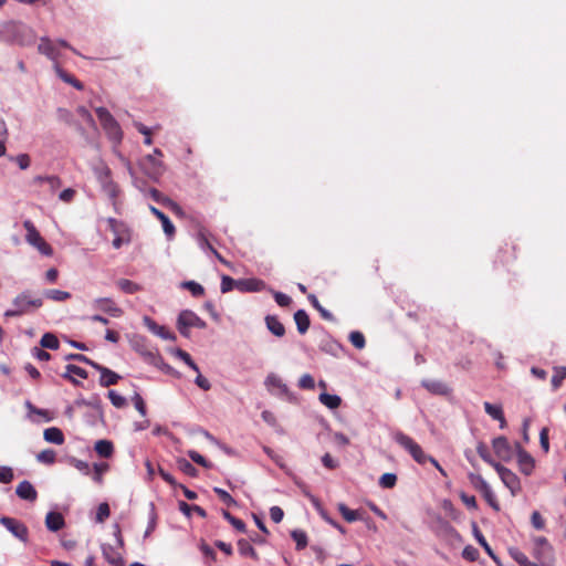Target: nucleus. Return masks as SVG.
Returning a JSON list of instances; mask_svg holds the SVG:
<instances>
[{"label":"nucleus","instance_id":"f257e3e1","mask_svg":"<svg viewBox=\"0 0 566 566\" xmlns=\"http://www.w3.org/2000/svg\"><path fill=\"white\" fill-rule=\"evenodd\" d=\"M42 305V296L31 290H24L12 300L11 307L4 311L3 316L20 317L35 312Z\"/></svg>","mask_w":566,"mask_h":566},{"label":"nucleus","instance_id":"f03ea898","mask_svg":"<svg viewBox=\"0 0 566 566\" xmlns=\"http://www.w3.org/2000/svg\"><path fill=\"white\" fill-rule=\"evenodd\" d=\"M391 437L394 441L405 449L418 464L422 465L428 462L429 455L411 437L407 436L402 431H395Z\"/></svg>","mask_w":566,"mask_h":566},{"label":"nucleus","instance_id":"7ed1b4c3","mask_svg":"<svg viewBox=\"0 0 566 566\" xmlns=\"http://www.w3.org/2000/svg\"><path fill=\"white\" fill-rule=\"evenodd\" d=\"M95 112L107 137L118 145L123 139V132L118 122L105 107H97Z\"/></svg>","mask_w":566,"mask_h":566},{"label":"nucleus","instance_id":"20e7f679","mask_svg":"<svg viewBox=\"0 0 566 566\" xmlns=\"http://www.w3.org/2000/svg\"><path fill=\"white\" fill-rule=\"evenodd\" d=\"M206 327V322L191 310L181 311L177 317V329L186 338L190 337V328L203 329Z\"/></svg>","mask_w":566,"mask_h":566},{"label":"nucleus","instance_id":"39448f33","mask_svg":"<svg viewBox=\"0 0 566 566\" xmlns=\"http://www.w3.org/2000/svg\"><path fill=\"white\" fill-rule=\"evenodd\" d=\"M23 227L27 231L25 241L35 248L42 255L51 256L53 254L52 247L41 237L31 220H25Z\"/></svg>","mask_w":566,"mask_h":566},{"label":"nucleus","instance_id":"423d86ee","mask_svg":"<svg viewBox=\"0 0 566 566\" xmlns=\"http://www.w3.org/2000/svg\"><path fill=\"white\" fill-rule=\"evenodd\" d=\"M107 222L109 230L114 234L112 244L115 249H119L123 244H128L130 242V230L124 222L114 218H108Z\"/></svg>","mask_w":566,"mask_h":566},{"label":"nucleus","instance_id":"0eeeda50","mask_svg":"<svg viewBox=\"0 0 566 566\" xmlns=\"http://www.w3.org/2000/svg\"><path fill=\"white\" fill-rule=\"evenodd\" d=\"M0 524L3 525L15 538L23 543H28L29 530L22 522L12 517L2 516L0 518Z\"/></svg>","mask_w":566,"mask_h":566},{"label":"nucleus","instance_id":"6e6552de","mask_svg":"<svg viewBox=\"0 0 566 566\" xmlns=\"http://www.w3.org/2000/svg\"><path fill=\"white\" fill-rule=\"evenodd\" d=\"M140 167L145 174L154 180H157L165 170L163 161L154 155L145 156L140 160Z\"/></svg>","mask_w":566,"mask_h":566},{"label":"nucleus","instance_id":"1a4fd4ad","mask_svg":"<svg viewBox=\"0 0 566 566\" xmlns=\"http://www.w3.org/2000/svg\"><path fill=\"white\" fill-rule=\"evenodd\" d=\"M494 469L505 486L510 489L512 494H516L520 491V481L517 475L510 469L503 467L501 463L496 464Z\"/></svg>","mask_w":566,"mask_h":566},{"label":"nucleus","instance_id":"9d476101","mask_svg":"<svg viewBox=\"0 0 566 566\" xmlns=\"http://www.w3.org/2000/svg\"><path fill=\"white\" fill-rule=\"evenodd\" d=\"M92 306L112 317H119L123 314V310L109 297L96 298L93 301Z\"/></svg>","mask_w":566,"mask_h":566},{"label":"nucleus","instance_id":"9b49d317","mask_svg":"<svg viewBox=\"0 0 566 566\" xmlns=\"http://www.w3.org/2000/svg\"><path fill=\"white\" fill-rule=\"evenodd\" d=\"M38 51L41 54L45 55L51 61H53L54 65L59 64L57 63V59L60 56L59 49L56 46V43L51 41L49 38L43 36L40 39V43L38 45Z\"/></svg>","mask_w":566,"mask_h":566},{"label":"nucleus","instance_id":"f8f14e48","mask_svg":"<svg viewBox=\"0 0 566 566\" xmlns=\"http://www.w3.org/2000/svg\"><path fill=\"white\" fill-rule=\"evenodd\" d=\"M144 325L156 336L165 340H175L176 335L167 329L165 326L157 324L154 319L148 316L143 318Z\"/></svg>","mask_w":566,"mask_h":566},{"label":"nucleus","instance_id":"ddd939ff","mask_svg":"<svg viewBox=\"0 0 566 566\" xmlns=\"http://www.w3.org/2000/svg\"><path fill=\"white\" fill-rule=\"evenodd\" d=\"M235 287L240 292H262L266 290V284L260 279H240L237 280Z\"/></svg>","mask_w":566,"mask_h":566},{"label":"nucleus","instance_id":"4468645a","mask_svg":"<svg viewBox=\"0 0 566 566\" xmlns=\"http://www.w3.org/2000/svg\"><path fill=\"white\" fill-rule=\"evenodd\" d=\"M92 171L97 180V182L101 185L103 182H106L112 178V170L107 166V164L98 158L91 163Z\"/></svg>","mask_w":566,"mask_h":566},{"label":"nucleus","instance_id":"2eb2a0df","mask_svg":"<svg viewBox=\"0 0 566 566\" xmlns=\"http://www.w3.org/2000/svg\"><path fill=\"white\" fill-rule=\"evenodd\" d=\"M492 447L495 454L504 461H507L512 458V448L505 437L494 438L492 441Z\"/></svg>","mask_w":566,"mask_h":566},{"label":"nucleus","instance_id":"dca6fc26","mask_svg":"<svg viewBox=\"0 0 566 566\" xmlns=\"http://www.w3.org/2000/svg\"><path fill=\"white\" fill-rule=\"evenodd\" d=\"M150 212L159 219L163 226V230L167 237L168 240H171L175 237L176 228L174 223L170 221V219L159 209H157L154 206H149Z\"/></svg>","mask_w":566,"mask_h":566},{"label":"nucleus","instance_id":"f3484780","mask_svg":"<svg viewBox=\"0 0 566 566\" xmlns=\"http://www.w3.org/2000/svg\"><path fill=\"white\" fill-rule=\"evenodd\" d=\"M421 386L424 387L429 392H431L433 395L447 396L451 392V389L449 388V386L441 380L423 379L421 381Z\"/></svg>","mask_w":566,"mask_h":566},{"label":"nucleus","instance_id":"a211bd4d","mask_svg":"<svg viewBox=\"0 0 566 566\" xmlns=\"http://www.w3.org/2000/svg\"><path fill=\"white\" fill-rule=\"evenodd\" d=\"M15 494L25 501L34 502L38 497V492L34 486L27 480L20 482L15 489Z\"/></svg>","mask_w":566,"mask_h":566},{"label":"nucleus","instance_id":"6ab92c4d","mask_svg":"<svg viewBox=\"0 0 566 566\" xmlns=\"http://www.w3.org/2000/svg\"><path fill=\"white\" fill-rule=\"evenodd\" d=\"M516 448L520 469L524 474L528 475L534 469V460L520 444H516Z\"/></svg>","mask_w":566,"mask_h":566},{"label":"nucleus","instance_id":"aec40b11","mask_svg":"<svg viewBox=\"0 0 566 566\" xmlns=\"http://www.w3.org/2000/svg\"><path fill=\"white\" fill-rule=\"evenodd\" d=\"M102 553L104 558L114 566H124V560L119 552H117L112 545L103 544Z\"/></svg>","mask_w":566,"mask_h":566},{"label":"nucleus","instance_id":"412c9836","mask_svg":"<svg viewBox=\"0 0 566 566\" xmlns=\"http://www.w3.org/2000/svg\"><path fill=\"white\" fill-rule=\"evenodd\" d=\"M265 385L272 392L275 391V394L279 395H285L289 391L287 386L282 381V379L276 376L275 374H270L265 379Z\"/></svg>","mask_w":566,"mask_h":566},{"label":"nucleus","instance_id":"4be33fe9","mask_svg":"<svg viewBox=\"0 0 566 566\" xmlns=\"http://www.w3.org/2000/svg\"><path fill=\"white\" fill-rule=\"evenodd\" d=\"M64 524V517L61 513L49 512L45 516V526L51 532L60 531Z\"/></svg>","mask_w":566,"mask_h":566},{"label":"nucleus","instance_id":"5701e85b","mask_svg":"<svg viewBox=\"0 0 566 566\" xmlns=\"http://www.w3.org/2000/svg\"><path fill=\"white\" fill-rule=\"evenodd\" d=\"M63 378L69 379L74 385H78L80 382L74 377L87 378V371L76 365L69 364L65 367V373L62 375Z\"/></svg>","mask_w":566,"mask_h":566},{"label":"nucleus","instance_id":"b1692460","mask_svg":"<svg viewBox=\"0 0 566 566\" xmlns=\"http://www.w3.org/2000/svg\"><path fill=\"white\" fill-rule=\"evenodd\" d=\"M43 438L46 442L61 446L64 443V434L61 429L56 427L46 428L43 432Z\"/></svg>","mask_w":566,"mask_h":566},{"label":"nucleus","instance_id":"393cba45","mask_svg":"<svg viewBox=\"0 0 566 566\" xmlns=\"http://www.w3.org/2000/svg\"><path fill=\"white\" fill-rule=\"evenodd\" d=\"M266 328L276 337H282L285 334L284 325L274 315L265 316Z\"/></svg>","mask_w":566,"mask_h":566},{"label":"nucleus","instance_id":"a878e982","mask_svg":"<svg viewBox=\"0 0 566 566\" xmlns=\"http://www.w3.org/2000/svg\"><path fill=\"white\" fill-rule=\"evenodd\" d=\"M197 242L200 249L203 251L209 250L212 252L221 262H224L222 256L218 253V251L210 244L208 234L205 230H200L197 234Z\"/></svg>","mask_w":566,"mask_h":566},{"label":"nucleus","instance_id":"bb28decb","mask_svg":"<svg viewBox=\"0 0 566 566\" xmlns=\"http://www.w3.org/2000/svg\"><path fill=\"white\" fill-rule=\"evenodd\" d=\"M294 321L300 334H305L310 327V317L304 310L294 313Z\"/></svg>","mask_w":566,"mask_h":566},{"label":"nucleus","instance_id":"cd10ccee","mask_svg":"<svg viewBox=\"0 0 566 566\" xmlns=\"http://www.w3.org/2000/svg\"><path fill=\"white\" fill-rule=\"evenodd\" d=\"M473 535L475 537V539L478 541V543L484 548V551L486 552V554L494 560V562H499L497 559V556L494 554L493 549L491 548V546L489 545V543L486 542L485 537L482 535V533L480 532L478 525L475 523H473Z\"/></svg>","mask_w":566,"mask_h":566},{"label":"nucleus","instance_id":"c85d7f7f","mask_svg":"<svg viewBox=\"0 0 566 566\" xmlns=\"http://www.w3.org/2000/svg\"><path fill=\"white\" fill-rule=\"evenodd\" d=\"M54 71L56 75L65 83L71 84L76 90H83V84L76 80L74 76L66 73L59 64L54 65Z\"/></svg>","mask_w":566,"mask_h":566},{"label":"nucleus","instance_id":"c756f323","mask_svg":"<svg viewBox=\"0 0 566 566\" xmlns=\"http://www.w3.org/2000/svg\"><path fill=\"white\" fill-rule=\"evenodd\" d=\"M103 192L109 198V200L115 203L116 198L119 195V187L118 185L111 178L106 182H103L99 185Z\"/></svg>","mask_w":566,"mask_h":566},{"label":"nucleus","instance_id":"7c9ffc66","mask_svg":"<svg viewBox=\"0 0 566 566\" xmlns=\"http://www.w3.org/2000/svg\"><path fill=\"white\" fill-rule=\"evenodd\" d=\"M318 400H319L321 403H323L328 409H336L342 403V399H340L339 396L331 395V394H327V392H322L318 396Z\"/></svg>","mask_w":566,"mask_h":566},{"label":"nucleus","instance_id":"2f4dec72","mask_svg":"<svg viewBox=\"0 0 566 566\" xmlns=\"http://www.w3.org/2000/svg\"><path fill=\"white\" fill-rule=\"evenodd\" d=\"M238 551L242 556L251 557L255 560L259 559V556L255 552V549L252 547V545L249 543V541L241 538L238 541Z\"/></svg>","mask_w":566,"mask_h":566},{"label":"nucleus","instance_id":"473e14b6","mask_svg":"<svg viewBox=\"0 0 566 566\" xmlns=\"http://www.w3.org/2000/svg\"><path fill=\"white\" fill-rule=\"evenodd\" d=\"M98 455L109 458L113 454V443L108 440H98L94 447Z\"/></svg>","mask_w":566,"mask_h":566},{"label":"nucleus","instance_id":"72a5a7b5","mask_svg":"<svg viewBox=\"0 0 566 566\" xmlns=\"http://www.w3.org/2000/svg\"><path fill=\"white\" fill-rule=\"evenodd\" d=\"M120 376L111 369H103V374L99 378V384L103 387H109L115 385L119 380Z\"/></svg>","mask_w":566,"mask_h":566},{"label":"nucleus","instance_id":"f704fd0d","mask_svg":"<svg viewBox=\"0 0 566 566\" xmlns=\"http://www.w3.org/2000/svg\"><path fill=\"white\" fill-rule=\"evenodd\" d=\"M43 296L55 302H64L71 297V293L62 290H45Z\"/></svg>","mask_w":566,"mask_h":566},{"label":"nucleus","instance_id":"c9c22d12","mask_svg":"<svg viewBox=\"0 0 566 566\" xmlns=\"http://www.w3.org/2000/svg\"><path fill=\"white\" fill-rule=\"evenodd\" d=\"M468 479L471 485L481 493L486 489L491 488L489 483L480 474L471 472L468 474Z\"/></svg>","mask_w":566,"mask_h":566},{"label":"nucleus","instance_id":"e433bc0d","mask_svg":"<svg viewBox=\"0 0 566 566\" xmlns=\"http://www.w3.org/2000/svg\"><path fill=\"white\" fill-rule=\"evenodd\" d=\"M180 287L188 290L195 297L201 296L205 293L203 286L195 281H184Z\"/></svg>","mask_w":566,"mask_h":566},{"label":"nucleus","instance_id":"4c0bfd02","mask_svg":"<svg viewBox=\"0 0 566 566\" xmlns=\"http://www.w3.org/2000/svg\"><path fill=\"white\" fill-rule=\"evenodd\" d=\"M117 286L126 294H134L140 290V286L127 279H120L117 281Z\"/></svg>","mask_w":566,"mask_h":566},{"label":"nucleus","instance_id":"58836bf2","mask_svg":"<svg viewBox=\"0 0 566 566\" xmlns=\"http://www.w3.org/2000/svg\"><path fill=\"white\" fill-rule=\"evenodd\" d=\"M338 511L342 516L349 523L358 521L360 518V514L358 511L348 509L345 504H338Z\"/></svg>","mask_w":566,"mask_h":566},{"label":"nucleus","instance_id":"ea45409f","mask_svg":"<svg viewBox=\"0 0 566 566\" xmlns=\"http://www.w3.org/2000/svg\"><path fill=\"white\" fill-rule=\"evenodd\" d=\"M308 301L311 302L313 307L319 312L323 318L327 321H334L333 314L319 304L317 297L314 294L308 295Z\"/></svg>","mask_w":566,"mask_h":566},{"label":"nucleus","instance_id":"a19ab883","mask_svg":"<svg viewBox=\"0 0 566 566\" xmlns=\"http://www.w3.org/2000/svg\"><path fill=\"white\" fill-rule=\"evenodd\" d=\"M291 536L296 544V549L301 551L307 546V535L304 531L294 530L292 531Z\"/></svg>","mask_w":566,"mask_h":566},{"label":"nucleus","instance_id":"79ce46f5","mask_svg":"<svg viewBox=\"0 0 566 566\" xmlns=\"http://www.w3.org/2000/svg\"><path fill=\"white\" fill-rule=\"evenodd\" d=\"M35 184L46 182L51 190H56L61 187V180L56 176H38L34 178Z\"/></svg>","mask_w":566,"mask_h":566},{"label":"nucleus","instance_id":"37998d69","mask_svg":"<svg viewBox=\"0 0 566 566\" xmlns=\"http://www.w3.org/2000/svg\"><path fill=\"white\" fill-rule=\"evenodd\" d=\"M42 347L48 349H57L59 348V339L55 335L51 333H45L40 340Z\"/></svg>","mask_w":566,"mask_h":566},{"label":"nucleus","instance_id":"c03bdc74","mask_svg":"<svg viewBox=\"0 0 566 566\" xmlns=\"http://www.w3.org/2000/svg\"><path fill=\"white\" fill-rule=\"evenodd\" d=\"M485 412L494 420L501 419L503 415V409L500 405H493L491 402L485 401L483 403Z\"/></svg>","mask_w":566,"mask_h":566},{"label":"nucleus","instance_id":"a18cd8bd","mask_svg":"<svg viewBox=\"0 0 566 566\" xmlns=\"http://www.w3.org/2000/svg\"><path fill=\"white\" fill-rule=\"evenodd\" d=\"M566 378V367L565 366H557L554 367V375L552 377V385L556 389L558 388L563 380Z\"/></svg>","mask_w":566,"mask_h":566},{"label":"nucleus","instance_id":"49530a36","mask_svg":"<svg viewBox=\"0 0 566 566\" xmlns=\"http://www.w3.org/2000/svg\"><path fill=\"white\" fill-rule=\"evenodd\" d=\"M175 355L179 359H181L187 366H189L192 370H195L196 373H199L198 365L193 361V359L187 352L178 348V349H176Z\"/></svg>","mask_w":566,"mask_h":566},{"label":"nucleus","instance_id":"de8ad7c7","mask_svg":"<svg viewBox=\"0 0 566 566\" xmlns=\"http://www.w3.org/2000/svg\"><path fill=\"white\" fill-rule=\"evenodd\" d=\"M476 452L486 463H489L493 468H495V465L499 464V462H495L492 459L488 447L483 442H479V444L476 446Z\"/></svg>","mask_w":566,"mask_h":566},{"label":"nucleus","instance_id":"09e8293b","mask_svg":"<svg viewBox=\"0 0 566 566\" xmlns=\"http://www.w3.org/2000/svg\"><path fill=\"white\" fill-rule=\"evenodd\" d=\"M36 459L41 463L53 464L55 462V459H56V453L52 449H46V450L41 451L36 455Z\"/></svg>","mask_w":566,"mask_h":566},{"label":"nucleus","instance_id":"8fccbe9b","mask_svg":"<svg viewBox=\"0 0 566 566\" xmlns=\"http://www.w3.org/2000/svg\"><path fill=\"white\" fill-rule=\"evenodd\" d=\"M177 464L180 471L189 476H196L198 473L197 469L186 459H178Z\"/></svg>","mask_w":566,"mask_h":566},{"label":"nucleus","instance_id":"3c124183","mask_svg":"<svg viewBox=\"0 0 566 566\" xmlns=\"http://www.w3.org/2000/svg\"><path fill=\"white\" fill-rule=\"evenodd\" d=\"M146 195L149 196L154 201H156L158 203H167L170 206H175V203L169 198L165 197L160 191H158L155 188L148 189Z\"/></svg>","mask_w":566,"mask_h":566},{"label":"nucleus","instance_id":"603ef678","mask_svg":"<svg viewBox=\"0 0 566 566\" xmlns=\"http://www.w3.org/2000/svg\"><path fill=\"white\" fill-rule=\"evenodd\" d=\"M510 555L520 566H528L531 563L527 556L517 548H511Z\"/></svg>","mask_w":566,"mask_h":566},{"label":"nucleus","instance_id":"864d4df0","mask_svg":"<svg viewBox=\"0 0 566 566\" xmlns=\"http://www.w3.org/2000/svg\"><path fill=\"white\" fill-rule=\"evenodd\" d=\"M397 476L394 473H384L379 479V485L384 489H391L396 485Z\"/></svg>","mask_w":566,"mask_h":566},{"label":"nucleus","instance_id":"5fc2aeb1","mask_svg":"<svg viewBox=\"0 0 566 566\" xmlns=\"http://www.w3.org/2000/svg\"><path fill=\"white\" fill-rule=\"evenodd\" d=\"M349 340L354 347L363 349L366 345L365 336L360 332H352L349 334Z\"/></svg>","mask_w":566,"mask_h":566},{"label":"nucleus","instance_id":"6e6d98bb","mask_svg":"<svg viewBox=\"0 0 566 566\" xmlns=\"http://www.w3.org/2000/svg\"><path fill=\"white\" fill-rule=\"evenodd\" d=\"M70 463L84 475H88L91 473L90 464L83 460L71 458Z\"/></svg>","mask_w":566,"mask_h":566},{"label":"nucleus","instance_id":"4d7b16f0","mask_svg":"<svg viewBox=\"0 0 566 566\" xmlns=\"http://www.w3.org/2000/svg\"><path fill=\"white\" fill-rule=\"evenodd\" d=\"M108 398H109L112 405L116 408H123L126 406V398L124 396L119 395L118 392H116L115 390L108 391Z\"/></svg>","mask_w":566,"mask_h":566},{"label":"nucleus","instance_id":"13d9d810","mask_svg":"<svg viewBox=\"0 0 566 566\" xmlns=\"http://www.w3.org/2000/svg\"><path fill=\"white\" fill-rule=\"evenodd\" d=\"M213 492L216 494H218V496L220 497V500L227 505V506H232L235 504V501L234 499L223 489L221 488H213Z\"/></svg>","mask_w":566,"mask_h":566},{"label":"nucleus","instance_id":"bf43d9fd","mask_svg":"<svg viewBox=\"0 0 566 566\" xmlns=\"http://www.w3.org/2000/svg\"><path fill=\"white\" fill-rule=\"evenodd\" d=\"M223 516L226 520H228L233 527L239 532H245V523L242 520H239L234 516H232L229 512L224 511Z\"/></svg>","mask_w":566,"mask_h":566},{"label":"nucleus","instance_id":"052dcab7","mask_svg":"<svg viewBox=\"0 0 566 566\" xmlns=\"http://www.w3.org/2000/svg\"><path fill=\"white\" fill-rule=\"evenodd\" d=\"M93 480L97 483H102V475L108 470L107 463H95L94 467Z\"/></svg>","mask_w":566,"mask_h":566},{"label":"nucleus","instance_id":"680f3d73","mask_svg":"<svg viewBox=\"0 0 566 566\" xmlns=\"http://www.w3.org/2000/svg\"><path fill=\"white\" fill-rule=\"evenodd\" d=\"M109 506L107 503H101L97 507L96 512V521L98 523L104 522L109 516Z\"/></svg>","mask_w":566,"mask_h":566},{"label":"nucleus","instance_id":"e2e57ef3","mask_svg":"<svg viewBox=\"0 0 566 566\" xmlns=\"http://www.w3.org/2000/svg\"><path fill=\"white\" fill-rule=\"evenodd\" d=\"M479 551L472 545H468L463 548L462 556L467 560L474 562L479 558Z\"/></svg>","mask_w":566,"mask_h":566},{"label":"nucleus","instance_id":"0e129e2a","mask_svg":"<svg viewBox=\"0 0 566 566\" xmlns=\"http://www.w3.org/2000/svg\"><path fill=\"white\" fill-rule=\"evenodd\" d=\"M235 283H237V281L233 280L232 277H230L228 275H222L221 285H220L221 292L222 293L230 292L233 287H235Z\"/></svg>","mask_w":566,"mask_h":566},{"label":"nucleus","instance_id":"69168bd1","mask_svg":"<svg viewBox=\"0 0 566 566\" xmlns=\"http://www.w3.org/2000/svg\"><path fill=\"white\" fill-rule=\"evenodd\" d=\"M188 455L189 458L197 464L203 467V468H210L211 464L200 454L198 453L197 451L195 450H189L188 451Z\"/></svg>","mask_w":566,"mask_h":566},{"label":"nucleus","instance_id":"338daca9","mask_svg":"<svg viewBox=\"0 0 566 566\" xmlns=\"http://www.w3.org/2000/svg\"><path fill=\"white\" fill-rule=\"evenodd\" d=\"M10 159L14 160L22 170L28 169L31 164V159L27 154H20L17 157H11Z\"/></svg>","mask_w":566,"mask_h":566},{"label":"nucleus","instance_id":"774afa93","mask_svg":"<svg viewBox=\"0 0 566 566\" xmlns=\"http://www.w3.org/2000/svg\"><path fill=\"white\" fill-rule=\"evenodd\" d=\"M298 387L302 389H314V378L310 374H304L298 380Z\"/></svg>","mask_w":566,"mask_h":566}]
</instances>
